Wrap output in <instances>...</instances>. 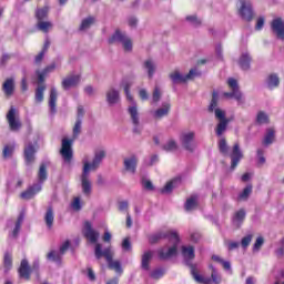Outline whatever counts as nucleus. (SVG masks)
I'll list each match as a JSON object with an SVG mask.
<instances>
[{"instance_id": "52", "label": "nucleus", "mask_w": 284, "mask_h": 284, "mask_svg": "<svg viewBox=\"0 0 284 284\" xmlns=\"http://www.w3.org/2000/svg\"><path fill=\"white\" fill-rule=\"evenodd\" d=\"M186 21H189L193 28H199V26H201V19L196 18V16L186 17Z\"/></svg>"}, {"instance_id": "30", "label": "nucleus", "mask_w": 284, "mask_h": 284, "mask_svg": "<svg viewBox=\"0 0 284 284\" xmlns=\"http://www.w3.org/2000/svg\"><path fill=\"white\" fill-rule=\"evenodd\" d=\"M57 68L55 64H51L47 67L43 71H38V81L39 83H43L45 81V77L50 74V72H54V69Z\"/></svg>"}, {"instance_id": "64", "label": "nucleus", "mask_w": 284, "mask_h": 284, "mask_svg": "<svg viewBox=\"0 0 284 284\" xmlns=\"http://www.w3.org/2000/svg\"><path fill=\"white\" fill-rule=\"evenodd\" d=\"M119 210H120V212H128V202L126 201L120 202Z\"/></svg>"}, {"instance_id": "41", "label": "nucleus", "mask_w": 284, "mask_h": 284, "mask_svg": "<svg viewBox=\"0 0 284 284\" xmlns=\"http://www.w3.org/2000/svg\"><path fill=\"white\" fill-rule=\"evenodd\" d=\"M250 194H252V184L245 186V189L239 194L237 200L247 201V199H250Z\"/></svg>"}, {"instance_id": "55", "label": "nucleus", "mask_w": 284, "mask_h": 284, "mask_svg": "<svg viewBox=\"0 0 284 284\" xmlns=\"http://www.w3.org/2000/svg\"><path fill=\"white\" fill-rule=\"evenodd\" d=\"M4 267L10 270L12 267V255L9 253L4 254Z\"/></svg>"}, {"instance_id": "56", "label": "nucleus", "mask_w": 284, "mask_h": 284, "mask_svg": "<svg viewBox=\"0 0 284 284\" xmlns=\"http://www.w3.org/2000/svg\"><path fill=\"white\" fill-rule=\"evenodd\" d=\"M69 248H70V241H65L64 243H62L58 252L63 256V254H65V252H68Z\"/></svg>"}, {"instance_id": "46", "label": "nucleus", "mask_w": 284, "mask_h": 284, "mask_svg": "<svg viewBox=\"0 0 284 284\" xmlns=\"http://www.w3.org/2000/svg\"><path fill=\"white\" fill-rule=\"evenodd\" d=\"M45 92V85H39L36 90V101L41 103L43 101V93Z\"/></svg>"}, {"instance_id": "18", "label": "nucleus", "mask_w": 284, "mask_h": 284, "mask_svg": "<svg viewBox=\"0 0 284 284\" xmlns=\"http://www.w3.org/2000/svg\"><path fill=\"white\" fill-rule=\"evenodd\" d=\"M272 32L277 37V39H281L284 41V21L281 18H276L271 23Z\"/></svg>"}, {"instance_id": "43", "label": "nucleus", "mask_w": 284, "mask_h": 284, "mask_svg": "<svg viewBox=\"0 0 284 284\" xmlns=\"http://www.w3.org/2000/svg\"><path fill=\"white\" fill-rule=\"evenodd\" d=\"M196 201H197L196 195H192L190 199L186 200L184 205L186 212H190L196 207Z\"/></svg>"}, {"instance_id": "53", "label": "nucleus", "mask_w": 284, "mask_h": 284, "mask_svg": "<svg viewBox=\"0 0 284 284\" xmlns=\"http://www.w3.org/2000/svg\"><path fill=\"white\" fill-rule=\"evenodd\" d=\"M252 239H253V235L252 234H247L246 236H244L241 241V245L244 250H246L250 244L252 243Z\"/></svg>"}, {"instance_id": "45", "label": "nucleus", "mask_w": 284, "mask_h": 284, "mask_svg": "<svg viewBox=\"0 0 284 284\" xmlns=\"http://www.w3.org/2000/svg\"><path fill=\"white\" fill-rule=\"evenodd\" d=\"M93 23H94V17H88V18L82 20L81 26H80V30L85 31V30L90 29V27Z\"/></svg>"}, {"instance_id": "7", "label": "nucleus", "mask_w": 284, "mask_h": 284, "mask_svg": "<svg viewBox=\"0 0 284 284\" xmlns=\"http://www.w3.org/2000/svg\"><path fill=\"white\" fill-rule=\"evenodd\" d=\"M48 165L45 163H42L40 165V170L38 173L39 183L30 186L27 191L21 193V199H24L26 201H29V199H33L36 194H39V191L41 190V184L48 179Z\"/></svg>"}, {"instance_id": "27", "label": "nucleus", "mask_w": 284, "mask_h": 284, "mask_svg": "<svg viewBox=\"0 0 284 284\" xmlns=\"http://www.w3.org/2000/svg\"><path fill=\"white\" fill-rule=\"evenodd\" d=\"M181 184V178H175L171 182L166 183V185L161 190L162 194H170L174 187H178V185Z\"/></svg>"}, {"instance_id": "50", "label": "nucleus", "mask_w": 284, "mask_h": 284, "mask_svg": "<svg viewBox=\"0 0 284 284\" xmlns=\"http://www.w3.org/2000/svg\"><path fill=\"white\" fill-rule=\"evenodd\" d=\"M211 270H212V273H211V278L213 281L214 284H221V275L219 274V271H216L214 268V266H210Z\"/></svg>"}, {"instance_id": "26", "label": "nucleus", "mask_w": 284, "mask_h": 284, "mask_svg": "<svg viewBox=\"0 0 284 284\" xmlns=\"http://www.w3.org/2000/svg\"><path fill=\"white\" fill-rule=\"evenodd\" d=\"M251 62H252V57H250V53L245 52L241 55L239 60V65L242 70H250Z\"/></svg>"}, {"instance_id": "1", "label": "nucleus", "mask_w": 284, "mask_h": 284, "mask_svg": "<svg viewBox=\"0 0 284 284\" xmlns=\"http://www.w3.org/2000/svg\"><path fill=\"white\" fill-rule=\"evenodd\" d=\"M104 159H105V150L103 149H99L95 151L92 162H90V159L88 158V155H85L82 159L83 170L81 175V183H82V191L84 194H90V192H92V182H90V172H95V170H99V165H101Z\"/></svg>"}, {"instance_id": "59", "label": "nucleus", "mask_w": 284, "mask_h": 284, "mask_svg": "<svg viewBox=\"0 0 284 284\" xmlns=\"http://www.w3.org/2000/svg\"><path fill=\"white\" fill-rule=\"evenodd\" d=\"M264 151L263 149L257 150V158H258V163L260 165H263L265 163V156H263Z\"/></svg>"}, {"instance_id": "5", "label": "nucleus", "mask_w": 284, "mask_h": 284, "mask_svg": "<svg viewBox=\"0 0 284 284\" xmlns=\"http://www.w3.org/2000/svg\"><path fill=\"white\" fill-rule=\"evenodd\" d=\"M95 258H101L104 256L106 258V263L109 265L110 270H114L115 274H123V266H121L120 261L112 260V248L106 247L103 250V246L101 244H97L94 248Z\"/></svg>"}, {"instance_id": "36", "label": "nucleus", "mask_w": 284, "mask_h": 284, "mask_svg": "<svg viewBox=\"0 0 284 284\" xmlns=\"http://www.w3.org/2000/svg\"><path fill=\"white\" fill-rule=\"evenodd\" d=\"M162 150H164L165 152H176V150H179V144L174 141V139H170L162 146Z\"/></svg>"}, {"instance_id": "35", "label": "nucleus", "mask_w": 284, "mask_h": 284, "mask_svg": "<svg viewBox=\"0 0 284 284\" xmlns=\"http://www.w3.org/2000/svg\"><path fill=\"white\" fill-rule=\"evenodd\" d=\"M243 221H245V210L241 209L233 216V224L236 225V227H240Z\"/></svg>"}, {"instance_id": "11", "label": "nucleus", "mask_w": 284, "mask_h": 284, "mask_svg": "<svg viewBox=\"0 0 284 284\" xmlns=\"http://www.w3.org/2000/svg\"><path fill=\"white\" fill-rule=\"evenodd\" d=\"M227 84L232 92H225L224 97H226V99H235L237 103H243V93H241V90H239V82L236 79L230 78L227 80Z\"/></svg>"}, {"instance_id": "38", "label": "nucleus", "mask_w": 284, "mask_h": 284, "mask_svg": "<svg viewBox=\"0 0 284 284\" xmlns=\"http://www.w3.org/2000/svg\"><path fill=\"white\" fill-rule=\"evenodd\" d=\"M212 261H215V263H220L222 265V267L226 271V272H231L232 271V264H230L229 261H224L223 258H221V256L219 255H213L212 256Z\"/></svg>"}, {"instance_id": "47", "label": "nucleus", "mask_w": 284, "mask_h": 284, "mask_svg": "<svg viewBox=\"0 0 284 284\" xmlns=\"http://www.w3.org/2000/svg\"><path fill=\"white\" fill-rule=\"evenodd\" d=\"M14 148H16L14 143L6 145L3 149V158L10 159V156H12V154L14 153Z\"/></svg>"}, {"instance_id": "6", "label": "nucleus", "mask_w": 284, "mask_h": 284, "mask_svg": "<svg viewBox=\"0 0 284 284\" xmlns=\"http://www.w3.org/2000/svg\"><path fill=\"white\" fill-rule=\"evenodd\" d=\"M122 87L124 88V92L126 95L128 101H131L132 105H130L128 108V112L131 116V121L134 125L133 128V132L139 133L141 132V130H139V109L136 108V102L134 101V99L132 98V94L130 93V88L132 87V83L128 82V81H123L122 82Z\"/></svg>"}, {"instance_id": "60", "label": "nucleus", "mask_w": 284, "mask_h": 284, "mask_svg": "<svg viewBox=\"0 0 284 284\" xmlns=\"http://www.w3.org/2000/svg\"><path fill=\"white\" fill-rule=\"evenodd\" d=\"M43 57H45V51H40L39 55H36L34 63L39 65L41 61H43Z\"/></svg>"}, {"instance_id": "29", "label": "nucleus", "mask_w": 284, "mask_h": 284, "mask_svg": "<svg viewBox=\"0 0 284 284\" xmlns=\"http://www.w3.org/2000/svg\"><path fill=\"white\" fill-rule=\"evenodd\" d=\"M48 261L55 263L57 265H61V261L63 255L59 251H50L47 255Z\"/></svg>"}, {"instance_id": "13", "label": "nucleus", "mask_w": 284, "mask_h": 284, "mask_svg": "<svg viewBox=\"0 0 284 284\" xmlns=\"http://www.w3.org/2000/svg\"><path fill=\"white\" fill-rule=\"evenodd\" d=\"M239 3H240V7H239L240 17H242L244 21H252V17H254V10L252 9V1L240 0Z\"/></svg>"}, {"instance_id": "44", "label": "nucleus", "mask_w": 284, "mask_h": 284, "mask_svg": "<svg viewBox=\"0 0 284 284\" xmlns=\"http://www.w3.org/2000/svg\"><path fill=\"white\" fill-rule=\"evenodd\" d=\"M256 123L258 125H265V123H270V116L265 112L260 111L256 116Z\"/></svg>"}, {"instance_id": "8", "label": "nucleus", "mask_w": 284, "mask_h": 284, "mask_svg": "<svg viewBox=\"0 0 284 284\" xmlns=\"http://www.w3.org/2000/svg\"><path fill=\"white\" fill-rule=\"evenodd\" d=\"M195 77H201V72L196 69H191L187 74H182L179 71L170 73V79L174 85L179 83H187V81H192Z\"/></svg>"}, {"instance_id": "48", "label": "nucleus", "mask_w": 284, "mask_h": 284, "mask_svg": "<svg viewBox=\"0 0 284 284\" xmlns=\"http://www.w3.org/2000/svg\"><path fill=\"white\" fill-rule=\"evenodd\" d=\"M83 123L82 119H77L75 124L73 126V139H77L81 134V125Z\"/></svg>"}, {"instance_id": "61", "label": "nucleus", "mask_w": 284, "mask_h": 284, "mask_svg": "<svg viewBox=\"0 0 284 284\" xmlns=\"http://www.w3.org/2000/svg\"><path fill=\"white\" fill-rule=\"evenodd\" d=\"M84 115H85V109H83V105H79L77 111L78 119L82 121Z\"/></svg>"}, {"instance_id": "42", "label": "nucleus", "mask_w": 284, "mask_h": 284, "mask_svg": "<svg viewBox=\"0 0 284 284\" xmlns=\"http://www.w3.org/2000/svg\"><path fill=\"white\" fill-rule=\"evenodd\" d=\"M48 12H50V9L48 7L37 9L36 18L38 19V21H43L44 19H48Z\"/></svg>"}, {"instance_id": "31", "label": "nucleus", "mask_w": 284, "mask_h": 284, "mask_svg": "<svg viewBox=\"0 0 284 284\" xmlns=\"http://www.w3.org/2000/svg\"><path fill=\"white\" fill-rule=\"evenodd\" d=\"M24 219H26V214L20 213V215L18 216V220L16 222V226L11 234V236H13V239H17V236H19V232H21V225H23Z\"/></svg>"}, {"instance_id": "24", "label": "nucleus", "mask_w": 284, "mask_h": 284, "mask_svg": "<svg viewBox=\"0 0 284 284\" xmlns=\"http://www.w3.org/2000/svg\"><path fill=\"white\" fill-rule=\"evenodd\" d=\"M120 95H119V91L116 89H110L106 92V101L109 103V105H115V103L119 101Z\"/></svg>"}, {"instance_id": "39", "label": "nucleus", "mask_w": 284, "mask_h": 284, "mask_svg": "<svg viewBox=\"0 0 284 284\" xmlns=\"http://www.w3.org/2000/svg\"><path fill=\"white\" fill-rule=\"evenodd\" d=\"M230 123V120H223L217 123V126L215 129L217 136H223V133L225 130H227V124Z\"/></svg>"}, {"instance_id": "19", "label": "nucleus", "mask_w": 284, "mask_h": 284, "mask_svg": "<svg viewBox=\"0 0 284 284\" xmlns=\"http://www.w3.org/2000/svg\"><path fill=\"white\" fill-rule=\"evenodd\" d=\"M80 81H81V77L79 74L68 75L62 80V88L63 90H70L72 88H77Z\"/></svg>"}, {"instance_id": "54", "label": "nucleus", "mask_w": 284, "mask_h": 284, "mask_svg": "<svg viewBox=\"0 0 284 284\" xmlns=\"http://www.w3.org/2000/svg\"><path fill=\"white\" fill-rule=\"evenodd\" d=\"M265 243V240L263 236H258L253 245V252H258L261 247H263V244Z\"/></svg>"}, {"instance_id": "12", "label": "nucleus", "mask_w": 284, "mask_h": 284, "mask_svg": "<svg viewBox=\"0 0 284 284\" xmlns=\"http://www.w3.org/2000/svg\"><path fill=\"white\" fill-rule=\"evenodd\" d=\"M72 143H74V140H62V148L60 150V154L67 165H70V163H72V156H74V153L72 151Z\"/></svg>"}, {"instance_id": "22", "label": "nucleus", "mask_w": 284, "mask_h": 284, "mask_svg": "<svg viewBox=\"0 0 284 284\" xmlns=\"http://www.w3.org/2000/svg\"><path fill=\"white\" fill-rule=\"evenodd\" d=\"M124 170L134 174L136 172V156H130L124 159Z\"/></svg>"}, {"instance_id": "4", "label": "nucleus", "mask_w": 284, "mask_h": 284, "mask_svg": "<svg viewBox=\"0 0 284 284\" xmlns=\"http://www.w3.org/2000/svg\"><path fill=\"white\" fill-rule=\"evenodd\" d=\"M182 256L184 258V263L185 265H187L189 267H191V274L194 278V281H196V283H203V284H211L212 283V278L210 277H203L201 275H199V272H196V266H194L192 264V261H194V246H182Z\"/></svg>"}, {"instance_id": "49", "label": "nucleus", "mask_w": 284, "mask_h": 284, "mask_svg": "<svg viewBox=\"0 0 284 284\" xmlns=\"http://www.w3.org/2000/svg\"><path fill=\"white\" fill-rule=\"evenodd\" d=\"M161 88L155 87L153 90L151 103H159V101H161Z\"/></svg>"}, {"instance_id": "16", "label": "nucleus", "mask_w": 284, "mask_h": 284, "mask_svg": "<svg viewBox=\"0 0 284 284\" xmlns=\"http://www.w3.org/2000/svg\"><path fill=\"white\" fill-rule=\"evenodd\" d=\"M180 142L182 143L185 150L192 152L194 150V132L193 131H184L180 135Z\"/></svg>"}, {"instance_id": "14", "label": "nucleus", "mask_w": 284, "mask_h": 284, "mask_svg": "<svg viewBox=\"0 0 284 284\" xmlns=\"http://www.w3.org/2000/svg\"><path fill=\"white\" fill-rule=\"evenodd\" d=\"M83 234L89 243H95V245H101L100 243H98L99 236H101V234L99 233V231L92 229V223H84Z\"/></svg>"}, {"instance_id": "34", "label": "nucleus", "mask_w": 284, "mask_h": 284, "mask_svg": "<svg viewBox=\"0 0 284 284\" xmlns=\"http://www.w3.org/2000/svg\"><path fill=\"white\" fill-rule=\"evenodd\" d=\"M154 253L152 251H146L142 255V270H150V261H152Z\"/></svg>"}, {"instance_id": "20", "label": "nucleus", "mask_w": 284, "mask_h": 284, "mask_svg": "<svg viewBox=\"0 0 284 284\" xmlns=\"http://www.w3.org/2000/svg\"><path fill=\"white\" fill-rule=\"evenodd\" d=\"M34 154H37V149H34V145H32V143L24 146V160L27 165H31V163H34Z\"/></svg>"}, {"instance_id": "15", "label": "nucleus", "mask_w": 284, "mask_h": 284, "mask_svg": "<svg viewBox=\"0 0 284 284\" xmlns=\"http://www.w3.org/2000/svg\"><path fill=\"white\" fill-rule=\"evenodd\" d=\"M217 103H219V93L213 92V98L209 106L210 112H215V118L219 119V121H230V119L225 118V111L221 109H216Z\"/></svg>"}, {"instance_id": "21", "label": "nucleus", "mask_w": 284, "mask_h": 284, "mask_svg": "<svg viewBox=\"0 0 284 284\" xmlns=\"http://www.w3.org/2000/svg\"><path fill=\"white\" fill-rule=\"evenodd\" d=\"M59 93L57 92V88H51L50 97H49V110L51 114H57V99Z\"/></svg>"}, {"instance_id": "37", "label": "nucleus", "mask_w": 284, "mask_h": 284, "mask_svg": "<svg viewBox=\"0 0 284 284\" xmlns=\"http://www.w3.org/2000/svg\"><path fill=\"white\" fill-rule=\"evenodd\" d=\"M144 68L148 70L149 79H152V77H154V72H156V64H154V61L150 59L146 60L144 62Z\"/></svg>"}, {"instance_id": "25", "label": "nucleus", "mask_w": 284, "mask_h": 284, "mask_svg": "<svg viewBox=\"0 0 284 284\" xmlns=\"http://www.w3.org/2000/svg\"><path fill=\"white\" fill-rule=\"evenodd\" d=\"M44 222L49 230H52V225H54V211L52 206H49L44 214Z\"/></svg>"}, {"instance_id": "17", "label": "nucleus", "mask_w": 284, "mask_h": 284, "mask_svg": "<svg viewBox=\"0 0 284 284\" xmlns=\"http://www.w3.org/2000/svg\"><path fill=\"white\" fill-rule=\"evenodd\" d=\"M7 120L9 123V128H10V130H12V132H17V130H20L21 121H19V119H17V109H14V106L10 108V110L7 114Z\"/></svg>"}, {"instance_id": "51", "label": "nucleus", "mask_w": 284, "mask_h": 284, "mask_svg": "<svg viewBox=\"0 0 284 284\" xmlns=\"http://www.w3.org/2000/svg\"><path fill=\"white\" fill-rule=\"evenodd\" d=\"M163 274H165V271L163 268H155L151 272L150 276L151 278L158 281L159 278H162Z\"/></svg>"}, {"instance_id": "57", "label": "nucleus", "mask_w": 284, "mask_h": 284, "mask_svg": "<svg viewBox=\"0 0 284 284\" xmlns=\"http://www.w3.org/2000/svg\"><path fill=\"white\" fill-rule=\"evenodd\" d=\"M122 250H124V252H130V250H132V244L130 243V239H124L122 242Z\"/></svg>"}, {"instance_id": "10", "label": "nucleus", "mask_w": 284, "mask_h": 284, "mask_svg": "<svg viewBox=\"0 0 284 284\" xmlns=\"http://www.w3.org/2000/svg\"><path fill=\"white\" fill-rule=\"evenodd\" d=\"M36 272V274H39V260H36L32 264V268H30V264L28 263V260H22L20 267H19V274L21 278H26L27 281H30V273Z\"/></svg>"}, {"instance_id": "58", "label": "nucleus", "mask_w": 284, "mask_h": 284, "mask_svg": "<svg viewBox=\"0 0 284 284\" xmlns=\"http://www.w3.org/2000/svg\"><path fill=\"white\" fill-rule=\"evenodd\" d=\"M71 207L79 212V210H81V200L79 197H75L71 204Z\"/></svg>"}, {"instance_id": "33", "label": "nucleus", "mask_w": 284, "mask_h": 284, "mask_svg": "<svg viewBox=\"0 0 284 284\" xmlns=\"http://www.w3.org/2000/svg\"><path fill=\"white\" fill-rule=\"evenodd\" d=\"M275 132L274 129H267L263 139V145H272L274 143Z\"/></svg>"}, {"instance_id": "63", "label": "nucleus", "mask_w": 284, "mask_h": 284, "mask_svg": "<svg viewBox=\"0 0 284 284\" xmlns=\"http://www.w3.org/2000/svg\"><path fill=\"white\" fill-rule=\"evenodd\" d=\"M142 185L144 190H154V185H152V182L150 180H143Z\"/></svg>"}, {"instance_id": "3", "label": "nucleus", "mask_w": 284, "mask_h": 284, "mask_svg": "<svg viewBox=\"0 0 284 284\" xmlns=\"http://www.w3.org/2000/svg\"><path fill=\"white\" fill-rule=\"evenodd\" d=\"M219 150L221 154H223V156H230L231 170H235L236 165L241 163V159H243V151H241V146L239 145V143H235L232 151H230V145H227V141L222 138L219 141Z\"/></svg>"}, {"instance_id": "23", "label": "nucleus", "mask_w": 284, "mask_h": 284, "mask_svg": "<svg viewBox=\"0 0 284 284\" xmlns=\"http://www.w3.org/2000/svg\"><path fill=\"white\" fill-rule=\"evenodd\" d=\"M169 112H170V103L164 102L162 104V108L154 111L153 116L154 119H163V116H168Z\"/></svg>"}, {"instance_id": "9", "label": "nucleus", "mask_w": 284, "mask_h": 284, "mask_svg": "<svg viewBox=\"0 0 284 284\" xmlns=\"http://www.w3.org/2000/svg\"><path fill=\"white\" fill-rule=\"evenodd\" d=\"M109 43H122L125 52H132V40L123 32L116 30L114 34L109 38Z\"/></svg>"}, {"instance_id": "2", "label": "nucleus", "mask_w": 284, "mask_h": 284, "mask_svg": "<svg viewBox=\"0 0 284 284\" xmlns=\"http://www.w3.org/2000/svg\"><path fill=\"white\" fill-rule=\"evenodd\" d=\"M161 239H168L169 245L160 248L158 251L159 258L161 261H168V258H172V256H176V252L179 250V233L176 231H166V232H161L156 233L155 235H152L150 237L151 243H156V241H161Z\"/></svg>"}, {"instance_id": "28", "label": "nucleus", "mask_w": 284, "mask_h": 284, "mask_svg": "<svg viewBox=\"0 0 284 284\" xmlns=\"http://www.w3.org/2000/svg\"><path fill=\"white\" fill-rule=\"evenodd\" d=\"M2 88L7 97H12V93L14 92V79L12 78L7 79Z\"/></svg>"}, {"instance_id": "62", "label": "nucleus", "mask_w": 284, "mask_h": 284, "mask_svg": "<svg viewBox=\"0 0 284 284\" xmlns=\"http://www.w3.org/2000/svg\"><path fill=\"white\" fill-rule=\"evenodd\" d=\"M139 95L142 101H148V99H150V95L148 94V91L145 89H141L139 91Z\"/></svg>"}, {"instance_id": "40", "label": "nucleus", "mask_w": 284, "mask_h": 284, "mask_svg": "<svg viewBox=\"0 0 284 284\" xmlns=\"http://www.w3.org/2000/svg\"><path fill=\"white\" fill-rule=\"evenodd\" d=\"M37 28L38 30H41V32H50V30H52V22L50 21H38V24H37Z\"/></svg>"}, {"instance_id": "32", "label": "nucleus", "mask_w": 284, "mask_h": 284, "mask_svg": "<svg viewBox=\"0 0 284 284\" xmlns=\"http://www.w3.org/2000/svg\"><path fill=\"white\" fill-rule=\"evenodd\" d=\"M278 83H281V80L278 79V75L276 74H270L266 79V85L270 90H274V88H278Z\"/></svg>"}]
</instances>
